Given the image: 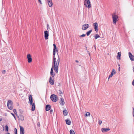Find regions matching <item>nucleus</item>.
<instances>
[{
    "mask_svg": "<svg viewBox=\"0 0 134 134\" xmlns=\"http://www.w3.org/2000/svg\"><path fill=\"white\" fill-rule=\"evenodd\" d=\"M51 107L50 105H47L46 107V110L48 111L51 109Z\"/></svg>",
    "mask_w": 134,
    "mask_h": 134,
    "instance_id": "nucleus-20",
    "label": "nucleus"
},
{
    "mask_svg": "<svg viewBox=\"0 0 134 134\" xmlns=\"http://www.w3.org/2000/svg\"><path fill=\"white\" fill-rule=\"evenodd\" d=\"M14 131L15 132V133H17V130L16 128H15Z\"/></svg>",
    "mask_w": 134,
    "mask_h": 134,
    "instance_id": "nucleus-37",
    "label": "nucleus"
},
{
    "mask_svg": "<svg viewBox=\"0 0 134 134\" xmlns=\"http://www.w3.org/2000/svg\"><path fill=\"white\" fill-rule=\"evenodd\" d=\"M12 115L14 116L15 115L14 114L12 113H11Z\"/></svg>",
    "mask_w": 134,
    "mask_h": 134,
    "instance_id": "nucleus-42",
    "label": "nucleus"
},
{
    "mask_svg": "<svg viewBox=\"0 0 134 134\" xmlns=\"http://www.w3.org/2000/svg\"><path fill=\"white\" fill-rule=\"evenodd\" d=\"M27 58L28 63H30L32 62L31 56L30 54H28L27 55Z\"/></svg>",
    "mask_w": 134,
    "mask_h": 134,
    "instance_id": "nucleus-6",
    "label": "nucleus"
},
{
    "mask_svg": "<svg viewBox=\"0 0 134 134\" xmlns=\"http://www.w3.org/2000/svg\"><path fill=\"white\" fill-rule=\"evenodd\" d=\"M5 131L6 132H8V127L7 125H6L5 126Z\"/></svg>",
    "mask_w": 134,
    "mask_h": 134,
    "instance_id": "nucleus-29",
    "label": "nucleus"
},
{
    "mask_svg": "<svg viewBox=\"0 0 134 134\" xmlns=\"http://www.w3.org/2000/svg\"><path fill=\"white\" fill-rule=\"evenodd\" d=\"M7 106L8 108L10 110L13 109V105L12 101L10 100H8L7 102Z\"/></svg>",
    "mask_w": 134,
    "mask_h": 134,
    "instance_id": "nucleus-2",
    "label": "nucleus"
},
{
    "mask_svg": "<svg viewBox=\"0 0 134 134\" xmlns=\"http://www.w3.org/2000/svg\"><path fill=\"white\" fill-rule=\"evenodd\" d=\"M129 58L131 61H134V56L130 52L129 53Z\"/></svg>",
    "mask_w": 134,
    "mask_h": 134,
    "instance_id": "nucleus-11",
    "label": "nucleus"
},
{
    "mask_svg": "<svg viewBox=\"0 0 134 134\" xmlns=\"http://www.w3.org/2000/svg\"><path fill=\"white\" fill-rule=\"evenodd\" d=\"M14 118L15 119H16V117H15V115H14Z\"/></svg>",
    "mask_w": 134,
    "mask_h": 134,
    "instance_id": "nucleus-47",
    "label": "nucleus"
},
{
    "mask_svg": "<svg viewBox=\"0 0 134 134\" xmlns=\"http://www.w3.org/2000/svg\"><path fill=\"white\" fill-rule=\"evenodd\" d=\"M52 77H50L49 81L50 84L52 85H53L54 84V80L53 79Z\"/></svg>",
    "mask_w": 134,
    "mask_h": 134,
    "instance_id": "nucleus-10",
    "label": "nucleus"
},
{
    "mask_svg": "<svg viewBox=\"0 0 134 134\" xmlns=\"http://www.w3.org/2000/svg\"><path fill=\"white\" fill-rule=\"evenodd\" d=\"M48 4L49 6L50 7H51L53 5V3L52 2V0H51L48 1Z\"/></svg>",
    "mask_w": 134,
    "mask_h": 134,
    "instance_id": "nucleus-21",
    "label": "nucleus"
},
{
    "mask_svg": "<svg viewBox=\"0 0 134 134\" xmlns=\"http://www.w3.org/2000/svg\"><path fill=\"white\" fill-rule=\"evenodd\" d=\"M120 67H119L118 69V70L119 71H120Z\"/></svg>",
    "mask_w": 134,
    "mask_h": 134,
    "instance_id": "nucleus-45",
    "label": "nucleus"
},
{
    "mask_svg": "<svg viewBox=\"0 0 134 134\" xmlns=\"http://www.w3.org/2000/svg\"><path fill=\"white\" fill-rule=\"evenodd\" d=\"M102 123V121L101 120H99L98 124L99 125H100Z\"/></svg>",
    "mask_w": 134,
    "mask_h": 134,
    "instance_id": "nucleus-33",
    "label": "nucleus"
},
{
    "mask_svg": "<svg viewBox=\"0 0 134 134\" xmlns=\"http://www.w3.org/2000/svg\"><path fill=\"white\" fill-rule=\"evenodd\" d=\"M59 93L60 94H62L63 93H62V92L60 91V90H59Z\"/></svg>",
    "mask_w": 134,
    "mask_h": 134,
    "instance_id": "nucleus-36",
    "label": "nucleus"
},
{
    "mask_svg": "<svg viewBox=\"0 0 134 134\" xmlns=\"http://www.w3.org/2000/svg\"><path fill=\"white\" fill-rule=\"evenodd\" d=\"M18 118L19 120L21 121H23L24 119V116L23 115H19L18 116Z\"/></svg>",
    "mask_w": 134,
    "mask_h": 134,
    "instance_id": "nucleus-12",
    "label": "nucleus"
},
{
    "mask_svg": "<svg viewBox=\"0 0 134 134\" xmlns=\"http://www.w3.org/2000/svg\"><path fill=\"white\" fill-rule=\"evenodd\" d=\"M39 1V2L41 4H42V3L41 2V0H38Z\"/></svg>",
    "mask_w": 134,
    "mask_h": 134,
    "instance_id": "nucleus-40",
    "label": "nucleus"
},
{
    "mask_svg": "<svg viewBox=\"0 0 134 134\" xmlns=\"http://www.w3.org/2000/svg\"><path fill=\"white\" fill-rule=\"evenodd\" d=\"M29 99L30 102V104L31 105L32 104L33 100L32 97L31 95H30L29 96Z\"/></svg>",
    "mask_w": 134,
    "mask_h": 134,
    "instance_id": "nucleus-15",
    "label": "nucleus"
},
{
    "mask_svg": "<svg viewBox=\"0 0 134 134\" xmlns=\"http://www.w3.org/2000/svg\"><path fill=\"white\" fill-rule=\"evenodd\" d=\"M53 46L54 47L53 51V55H55V50H56V47L55 44H53Z\"/></svg>",
    "mask_w": 134,
    "mask_h": 134,
    "instance_id": "nucleus-19",
    "label": "nucleus"
},
{
    "mask_svg": "<svg viewBox=\"0 0 134 134\" xmlns=\"http://www.w3.org/2000/svg\"><path fill=\"white\" fill-rule=\"evenodd\" d=\"M84 5L88 8H90L91 7V2L89 0H85Z\"/></svg>",
    "mask_w": 134,
    "mask_h": 134,
    "instance_id": "nucleus-3",
    "label": "nucleus"
},
{
    "mask_svg": "<svg viewBox=\"0 0 134 134\" xmlns=\"http://www.w3.org/2000/svg\"><path fill=\"white\" fill-rule=\"evenodd\" d=\"M50 74L51 76V77H53L55 75V74L54 73L53 70V66L52 67L51 70V72H50Z\"/></svg>",
    "mask_w": 134,
    "mask_h": 134,
    "instance_id": "nucleus-13",
    "label": "nucleus"
},
{
    "mask_svg": "<svg viewBox=\"0 0 134 134\" xmlns=\"http://www.w3.org/2000/svg\"><path fill=\"white\" fill-rule=\"evenodd\" d=\"M2 118H0V122H1V121H2Z\"/></svg>",
    "mask_w": 134,
    "mask_h": 134,
    "instance_id": "nucleus-44",
    "label": "nucleus"
},
{
    "mask_svg": "<svg viewBox=\"0 0 134 134\" xmlns=\"http://www.w3.org/2000/svg\"><path fill=\"white\" fill-rule=\"evenodd\" d=\"M118 54L117 55V59L119 60L120 59V57L121 56V52H118Z\"/></svg>",
    "mask_w": 134,
    "mask_h": 134,
    "instance_id": "nucleus-25",
    "label": "nucleus"
},
{
    "mask_svg": "<svg viewBox=\"0 0 134 134\" xmlns=\"http://www.w3.org/2000/svg\"><path fill=\"white\" fill-rule=\"evenodd\" d=\"M63 114L64 116H67L68 114V112L67 110H65L63 111Z\"/></svg>",
    "mask_w": 134,
    "mask_h": 134,
    "instance_id": "nucleus-24",
    "label": "nucleus"
},
{
    "mask_svg": "<svg viewBox=\"0 0 134 134\" xmlns=\"http://www.w3.org/2000/svg\"><path fill=\"white\" fill-rule=\"evenodd\" d=\"M90 115V113L89 112H87L85 116L87 117L88 116Z\"/></svg>",
    "mask_w": 134,
    "mask_h": 134,
    "instance_id": "nucleus-30",
    "label": "nucleus"
},
{
    "mask_svg": "<svg viewBox=\"0 0 134 134\" xmlns=\"http://www.w3.org/2000/svg\"><path fill=\"white\" fill-rule=\"evenodd\" d=\"M132 85H133V86H134V79H133V80L132 82Z\"/></svg>",
    "mask_w": 134,
    "mask_h": 134,
    "instance_id": "nucleus-39",
    "label": "nucleus"
},
{
    "mask_svg": "<svg viewBox=\"0 0 134 134\" xmlns=\"http://www.w3.org/2000/svg\"><path fill=\"white\" fill-rule=\"evenodd\" d=\"M60 103L61 105H63L64 104L65 102H64V100L63 98H60Z\"/></svg>",
    "mask_w": 134,
    "mask_h": 134,
    "instance_id": "nucleus-17",
    "label": "nucleus"
},
{
    "mask_svg": "<svg viewBox=\"0 0 134 134\" xmlns=\"http://www.w3.org/2000/svg\"><path fill=\"white\" fill-rule=\"evenodd\" d=\"M13 112H14V113L15 114H17V112H16V109H13Z\"/></svg>",
    "mask_w": 134,
    "mask_h": 134,
    "instance_id": "nucleus-32",
    "label": "nucleus"
},
{
    "mask_svg": "<svg viewBox=\"0 0 134 134\" xmlns=\"http://www.w3.org/2000/svg\"><path fill=\"white\" fill-rule=\"evenodd\" d=\"M92 31V30H90L89 31H88L86 32V35L88 36H89L90 34Z\"/></svg>",
    "mask_w": 134,
    "mask_h": 134,
    "instance_id": "nucleus-26",
    "label": "nucleus"
},
{
    "mask_svg": "<svg viewBox=\"0 0 134 134\" xmlns=\"http://www.w3.org/2000/svg\"><path fill=\"white\" fill-rule=\"evenodd\" d=\"M88 54H89V55L90 56V53L88 51Z\"/></svg>",
    "mask_w": 134,
    "mask_h": 134,
    "instance_id": "nucleus-46",
    "label": "nucleus"
},
{
    "mask_svg": "<svg viewBox=\"0 0 134 134\" xmlns=\"http://www.w3.org/2000/svg\"><path fill=\"white\" fill-rule=\"evenodd\" d=\"M75 62H76V63H79V61H78V60H75Z\"/></svg>",
    "mask_w": 134,
    "mask_h": 134,
    "instance_id": "nucleus-43",
    "label": "nucleus"
},
{
    "mask_svg": "<svg viewBox=\"0 0 134 134\" xmlns=\"http://www.w3.org/2000/svg\"><path fill=\"white\" fill-rule=\"evenodd\" d=\"M132 114H133V117H134V107L133 108V110Z\"/></svg>",
    "mask_w": 134,
    "mask_h": 134,
    "instance_id": "nucleus-34",
    "label": "nucleus"
},
{
    "mask_svg": "<svg viewBox=\"0 0 134 134\" xmlns=\"http://www.w3.org/2000/svg\"><path fill=\"white\" fill-rule=\"evenodd\" d=\"M93 26H94V29L95 31L96 32L98 31V23L96 22L95 23L93 24Z\"/></svg>",
    "mask_w": 134,
    "mask_h": 134,
    "instance_id": "nucleus-9",
    "label": "nucleus"
},
{
    "mask_svg": "<svg viewBox=\"0 0 134 134\" xmlns=\"http://www.w3.org/2000/svg\"><path fill=\"white\" fill-rule=\"evenodd\" d=\"M133 71H134V66L133 67Z\"/></svg>",
    "mask_w": 134,
    "mask_h": 134,
    "instance_id": "nucleus-48",
    "label": "nucleus"
},
{
    "mask_svg": "<svg viewBox=\"0 0 134 134\" xmlns=\"http://www.w3.org/2000/svg\"><path fill=\"white\" fill-rule=\"evenodd\" d=\"M37 125L38 126H40V123L39 122L37 124Z\"/></svg>",
    "mask_w": 134,
    "mask_h": 134,
    "instance_id": "nucleus-41",
    "label": "nucleus"
},
{
    "mask_svg": "<svg viewBox=\"0 0 134 134\" xmlns=\"http://www.w3.org/2000/svg\"><path fill=\"white\" fill-rule=\"evenodd\" d=\"M44 38L45 40L48 39V36H49V33L47 31H45L44 32Z\"/></svg>",
    "mask_w": 134,
    "mask_h": 134,
    "instance_id": "nucleus-8",
    "label": "nucleus"
},
{
    "mask_svg": "<svg viewBox=\"0 0 134 134\" xmlns=\"http://www.w3.org/2000/svg\"><path fill=\"white\" fill-rule=\"evenodd\" d=\"M65 121L66 124L69 125H70L71 124V122L70 120L68 119L66 120Z\"/></svg>",
    "mask_w": 134,
    "mask_h": 134,
    "instance_id": "nucleus-22",
    "label": "nucleus"
},
{
    "mask_svg": "<svg viewBox=\"0 0 134 134\" xmlns=\"http://www.w3.org/2000/svg\"><path fill=\"white\" fill-rule=\"evenodd\" d=\"M102 131V132H107L110 130L109 128L105 129L104 128H102L101 129Z\"/></svg>",
    "mask_w": 134,
    "mask_h": 134,
    "instance_id": "nucleus-18",
    "label": "nucleus"
},
{
    "mask_svg": "<svg viewBox=\"0 0 134 134\" xmlns=\"http://www.w3.org/2000/svg\"><path fill=\"white\" fill-rule=\"evenodd\" d=\"M115 72H116L115 70L114 69H113L111 73L110 74V75H109L108 79H109L114 74H115Z\"/></svg>",
    "mask_w": 134,
    "mask_h": 134,
    "instance_id": "nucleus-16",
    "label": "nucleus"
},
{
    "mask_svg": "<svg viewBox=\"0 0 134 134\" xmlns=\"http://www.w3.org/2000/svg\"><path fill=\"white\" fill-rule=\"evenodd\" d=\"M112 18L113 19V23L114 24H116L117 20L118 18V16L114 14L112 15Z\"/></svg>",
    "mask_w": 134,
    "mask_h": 134,
    "instance_id": "nucleus-5",
    "label": "nucleus"
},
{
    "mask_svg": "<svg viewBox=\"0 0 134 134\" xmlns=\"http://www.w3.org/2000/svg\"><path fill=\"white\" fill-rule=\"evenodd\" d=\"M53 69L55 72L57 73H58V68L60 62V59L59 56L58 55V57L56 58L55 57V55L53 56Z\"/></svg>",
    "mask_w": 134,
    "mask_h": 134,
    "instance_id": "nucleus-1",
    "label": "nucleus"
},
{
    "mask_svg": "<svg viewBox=\"0 0 134 134\" xmlns=\"http://www.w3.org/2000/svg\"><path fill=\"white\" fill-rule=\"evenodd\" d=\"M70 134H75L74 131L72 129L70 130Z\"/></svg>",
    "mask_w": 134,
    "mask_h": 134,
    "instance_id": "nucleus-28",
    "label": "nucleus"
},
{
    "mask_svg": "<svg viewBox=\"0 0 134 134\" xmlns=\"http://www.w3.org/2000/svg\"><path fill=\"white\" fill-rule=\"evenodd\" d=\"M50 98L51 100L54 102H56L58 99V98L57 96L54 94L51 95V96Z\"/></svg>",
    "mask_w": 134,
    "mask_h": 134,
    "instance_id": "nucleus-4",
    "label": "nucleus"
},
{
    "mask_svg": "<svg viewBox=\"0 0 134 134\" xmlns=\"http://www.w3.org/2000/svg\"><path fill=\"white\" fill-rule=\"evenodd\" d=\"M15 134H17V133H15Z\"/></svg>",
    "mask_w": 134,
    "mask_h": 134,
    "instance_id": "nucleus-49",
    "label": "nucleus"
},
{
    "mask_svg": "<svg viewBox=\"0 0 134 134\" xmlns=\"http://www.w3.org/2000/svg\"><path fill=\"white\" fill-rule=\"evenodd\" d=\"M89 27V25L88 24H85L82 26V29L83 30H85Z\"/></svg>",
    "mask_w": 134,
    "mask_h": 134,
    "instance_id": "nucleus-7",
    "label": "nucleus"
},
{
    "mask_svg": "<svg viewBox=\"0 0 134 134\" xmlns=\"http://www.w3.org/2000/svg\"><path fill=\"white\" fill-rule=\"evenodd\" d=\"M86 36V34H83L82 35L79 36L80 37H84Z\"/></svg>",
    "mask_w": 134,
    "mask_h": 134,
    "instance_id": "nucleus-31",
    "label": "nucleus"
},
{
    "mask_svg": "<svg viewBox=\"0 0 134 134\" xmlns=\"http://www.w3.org/2000/svg\"><path fill=\"white\" fill-rule=\"evenodd\" d=\"M2 73L3 74H4L5 73V70H4L2 72Z\"/></svg>",
    "mask_w": 134,
    "mask_h": 134,
    "instance_id": "nucleus-38",
    "label": "nucleus"
},
{
    "mask_svg": "<svg viewBox=\"0 0 134 134\" xmlns=\"http://www.w3.org/2000/svg\"><path fill=\"white\" fill-rule=\"evenodd\" d=\"M31 105H32L31 110L32 111H34L35 110V104L34 103H33Z\"/></svg>",
    "mask_w": 134,
    "mask_h": 134,
    "instance_id": "nucleus-23",
    "label": "nucleus"
},
{
    "mask_svg": "<svg viewBox=\"0 0 134 134\" xmlns=\"http://www.w3.org/2000/svg\"><path fill=\"white\" fill-rule=\"evenodd\" d=\"M20 134H24V128L21 126H20Z\"/></svg>",
    "mask_w": 134,
    "mask_h": 134,
    "instance_id": "nucleus-14",
    "label": "nucleus"
},
{
    "mask_svg": "<svg viewBox=\"0 0 134 134\" xmlns=\"http://www.w3.org/2000/svg\"><path fill=\"white\" fill-rule=\"evenodd\" d=\"M100 37L97 34H96L95 35V39H97V38L99 37Z\"/></svg>",
    "mask_w": 134,
    "mask_h": 134,
    "instance_id": "nucleus-27",
    "label": "nucleus"
},
{
    "mask_svg": "<svg viewBox=\"0 0 134 134\" xmlns=\"http://www.w3.org/2000/svg\"><path fill=\"white\" fill-rule=\"evenodd\" d=\"M53 110L52 109H50V114H52L53 113Z\"/></svg>",
    "mask_w": 134,
    "mask_h": 134,
    "instance_id": "nucleus-35",
    "label": "nucleus"
}]
</instances>
